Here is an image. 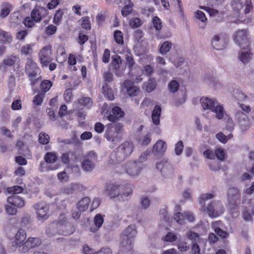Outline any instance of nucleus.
I'll list each match as a JSON object with an SVG mask.
<instances>
[{
    "label": "nucleus",
    "mask_w": 254,
    "mask_h": 254,
    "mask_svg": "<svg viewBox=\"0 0 254 254\" xmlns=\"http://www.w3.org/2000/svg\"><path fill=\"white\" fill-rule=\"evenodd\" d=\"M62 220L56 224L53 223L46 229V233L49 237H52L57 234L69 235L73 233V228L70 224L67 223L64 215H61Z\"/></svg>",
    "instance_id": "f257e3e1"
},
{
    "label": "nucleus",
    "mask_w": 254,
    "mask_h": 254,
    "mask_svg": "<svg viewBox=\"0 0 254 254\" xmlns=\"http://www.w3.org/2000/svg\"><path fill=\"white\" fill-rule=\"evenodd\" d=\"M136 227L129 225L123 232L121 237L120 249L125 253L129 252L132 249L133 239L136 235Z\"/></svg>",
    "instance_id": "f03ea898"
},
{
    "label": "nucleus",
    "mask_w": 254,
    "mask_h": 254,
    "mask_svg": "<svg viewBox=\"0 0 254 254\" xmlns=\"http://www.w3.org/2000/svg\"><path fill=\"white\" fill-rule=\"evenodd\" d=\"M134 148L133 143L130 141H125L120 145L111 154L112 158L117 162H121L130 156Z\"/></svg>",
    "instance_id": "7ed1b4c3"
},
{
    "label": "nucleus",
    "mask_w": 254,
    "mask_h": 254,
    "mask_svg": "<svg viewBox=\"0 0 254 254\" xmlns=\"http://www.w3.org/2000/svg\"><path fill=\"white\" fill-rule=\"evenodd\" d=\"M25 69L26 74L30 81L31 85L35 86L41 78V76H40V69L37 64L31 59L27 60Z\"/></svg>",
    "instance_id": "20e7f679"
},
{
    "label": "nucleus",
    "mask_w": 254,
    "mask_h": 254,
    "mask_svg": "<svg viewBox=\"0 0 254 254\" xmlns=\"http://www.w3.org/2000/svg\"><path fill=\"white\" fill-rule=\"evenodd\" d=\"M242 203L244 208L243 216L246 221H251L253 220L254 215V201L251 199L246 195L243 196Z\"/></svg>",
    "instance_id": "39448f33"
},
{
    "label": "nucleus",
    "mask_w": 254,
    "mask_h": 254,
    "mask_svg": "<svg viewBox=\"0 0 254 254\" xmlns=\"http://www.w3.org/2000/svg\"><path fill=\"white\" fill-rule=\"evenodd\" d=\"M234 41L241 48H249L250 40L249 33L246 29L236 31L234 34Z\"/></svg>",
    "instance_id": "423d86ee"
},
{
    "label": "nucleus",
    "mask_w": 254,
    "mask_h": 254,
    "mask_svg": "<svg viewBox=\"0 0 254 254\" xmlns=\"http://www.w3.org/2000/svg\"><path fill=\"white\" fill-rule=\"evenodd\" d=\"M156 168L160 170L165 178L172 179L174 176V169L171 164L166 160L157 163Z\"/></svg>",
    "instance_id": "0eeeda50"
},
{
    "label": "nucleus",
    "mask_w": 254,
    "mask_h": 254,
    "mask_svg": "<svg viewBox=\"0 0 254 254\" xmlns=\"http://www.w3.org/2000/svg\"><path fill=\"white\" fill-rule=\"evenodd\" d=\"M97 158L95 153L93 151H90L83 159L81 162L82 169L85 172L92 171L95 168Z\"/></svg>",
    "instance_id": "6e6552de"
},
{
    "label": "nucleus",
    "mask_w": 254,
    "mask_h": 254,
    "mask_svg": "<svg viewBox=\"0 0 254 254\" xmlns=\"http://www.w3.org/2000/svg\"><path fill=\"white\" fill-rule=\"evenodd\" d=\"M224 208L221 201L219 200L213 201L207 206L206 211L211 217H216L222 214Z\"/></svg>",
    "instance_id": "1a4fd4ad"
},
{
    "label": "nucleus",
    "mask_w": 254,
    "mask_h": 254,
    "mask_svg": "<svg viewBox=\"0 0 254 254\" xmlns=\"http://www.w3.org/2000/svg\"><path fill=\"white\" fill-rule=\"evenodd\" d=\"M123 189V185L117 183H109L105 187L104 192L110 198L113 199L119 197Z\"/></svg>",
    "instance_id": "9d476101"
},
{
    "label": "nucleus",
    "mask_w": 254,
    "mask_h": 254,
    "mask_svg": "<svg viewBox=\"0 0 254 254\" xmlns=\"http://www.w3.org/2000/svg\"><path fill=\"white\" fill-rule=\"evenodd\" d=\"M235 118L238 123L242 131L247 130L251 125V123L247 115L241 111H237L235 114Z\"/></svg>",
    "instance_id": "9b49d317"
},
{
    "label": "nucleus",
    "mask_w": 254,
    "mask_h": 254,
    "mask_svg": "<svg viewBox=\"0 0 254 254\" xmlns=\"http://www.w3.org/2000/svg\"><path fill=\"white\" fill-rule=\"evenodd\" d=\"M52 47L51 46H44L39 53V58L40 63L44 66H47L52 62Z\"/></svg>",
    "instance_id": "f8f14e48"
},
{
    "label": "nucleus",
    "mask_w": 254,
    "mask_h": 254,
    "mask_svg": "<svg viewBox=\"0 0 254 254\" xmlns=\"http://www.w3.org/2000/svg\"><path fill=\"white\" fill-rule=\"evenodd\" d=\"M48 15L47 9L40 5H36L30 13L31 18L36 23L39 22L42 18Z\"/></svg>",
    "instance_id": "ddd939ff"
},
{
    "label": "nucleus",
    "mask_w": 254,
    "mask_h": 254,
    "mask_svg": "<svg viewBox=\"0 0 254 254\" xmlns=\"http://www.w3.org/2000/svg\"><path fill=\"white\" fill-rule=\"evenodd\" d=\"M228 41L227 35L223 34L214 36L212 40V45L217 50L223 49L227 44Z\"/></svg>",
    "instance_id": "4468645a"
},
{
    "label": "nucleus",
    "mask_w": 254,
    "mask_h": 254,
    "mask_svg": "<svg viewBox=\"0 0 254 254\" xmlns=\"http://www.w3.org/2000/svg\"><path fill=\"white\" fill-rule=\"evenodd\" d=\"M227 196L229 203L234 206L240 200L241 193L237 188L231 187L227 190Z\"/></svg>",
    "instance_id": "2eb2a0df"
},
{
    "label": "nucleus",
    "mask_w": 254,
    "mask_h": 254,
    "mask_svg": "<svg viewBox=\"0 0 254 254\" xmlns=\"http://www.w3.org/2000/svg\"><path fill=\"white\" fill-rule=\"evenodd\" d=\"M142 168V165L136 161L129 162L126 165V172L131 177L138 176Z\"/></svg>",
    "instance_id": "dca6fc26"
},
{
    "label": "nucleus",
    "mask_w": 254,
    "mask_h": 254,
    "mask_svg": "<svg viewBox=\"0 0 254 254\" xmlns=\"http://www.w3.org/2000/svg\"><path fill=\"white\" fill-rule=\"evenodd\" d=\"M33 207L36 210L37 218L40 220H45L48 217L47 215L49 211L48 207L42 203H38L33 205Z\"/></svg>",
    "instance_id": "f3484780"
},
{
    "label": "nucleus",
    "mask_w": 254,
    "mask_h": 254,
    "mask_svg": "<svg viewBox=\"0 0 254 254\" xmlns=\"http://www.w3.org/2000/svg\"><path fill=\"white\" fill-rule=\"evenodd\" d=\"M114 71L118 76H122L126 69V65L123 63L120 57L113 59L112 64Z\"/></svg>",
    "instance_id": "a211bd4d"
},
{
    "label": "nucleus",
    "mask_w": 254,
    "mask_h": 254,
    "mask_svg": "<svg viewBox=\"0 0 254 254\" xmlns=\"http://www.w3.org/2000/svg\"><path fill=\"white\" fill-rule=\"evenodd\" d=\"M252 55L249 48H241V50L238 54V58L244 64H246L252 60Z\"/></svg>",
    "instance_id": "6ab92c4d"
},
{
    "label": "nucleus",
    "mask_w": 254,
    "mask_h": 254,
    "mask_svg": "<svg viewBox=\"0 0 254 254\" xmlns=\"http://www.w3.org/2000/svg\"><path fill=\"white\" fill-rule=\"evenodd\" d=\"M106 127V129L104 135L108 141L116 144L121 140L120 135L116 134L113 128H109L107 126Z\"/></svg>",
    "instance_id": "aec40b11"
},
{
    "label": "nucleus",
    "mask_w": 254,
    "mask_h": 254,
    "mask_svg": "<svg viewBox=\"0 0 254 254\" xmlns=\"http://www.w3.org/2000/svg\"><path fill=\"white\" fill-rule=\"evenodd\" d=\"M85 189V188L82 185L78 183H73L69 186L62 188V191L66 194H71L79 191H82Z\"/></svg>",
    "instance_id": "412c9836"
},
{
    "label": "nucleus",
    "mask_w": 254,
    "mask_h": 254,
    "mask_svg": "<svg viewBox=\"0 0 254 254\" xmlns=\"http://www.w3.org/2000/svg\"><path fill=\"white\" fill-rule=\"evenodd\" d=\"M26 232L25 230L20 229L16 233L12 242L13 246H17L25 242L26 239Z\"/></svg>",
    "instance_id": "4be33fe9"
},
{
    "label": "nucleus",
    "mask_w": 254,
    "mask_h": 254,
    "mask_svg": "<svg viewBox=\"0 0 254 254\" xmlns=\"http://www.w3.org/2000/svg\"><path fill=\"white\" fill-rule=\"evenodd\" d=\"M7 201L8 203L18 208L23 207L25 204L23 199L16 195H12L8 197Z\"/></svg>",
    "instance_id": "5701e85b"
},
{
    "label": "nucleus",
    "mask_w": 254,
    "mask_h": 254,
    "mask_svg": "<svg viewBox=\"0 0 254 254\" xmlns=\"http://www.w3.org/2000/svg\"><path fill=\"white\" fill-rule=\"evenodd\" d=\"M124 87L126 89L127 93L129 96H135L139 92L138 88L132 85V83L129 80H126L123 84Z\"/></svg>",
    "instance_id": "b1692460"
},
{
    "label": "nucleus",
    "mask_w": 254,
    "mask_h": 254,
    "mask_svg": "<svg viewBox=\"0 0 254 254\" xmlns=\"http://www.w3.org/2000/svg\"><path fill=\"white\" fill-rule=\"evenodd\" d=\"M217 100L215 99H210L208 97H203L200 99V102L203 109L210 111L212 110Z\"/></svg>",
    "instance_id": "393cba45"
},
{
    "label": "nucleus",
    "mask_w": 254,
    "mask_h": 254,
    "mask_svg": "<svg viewBox=\"0 0 254 254\" xmlns=\"http://www.w3.org/2000/svg\"><path fill=\"white\" fill-rule=\"evenodd\" d=\"M211 111L215 113L216 118L218 120L222 119L225 114L223 106L217 101Z\"/></svg>",
    "instance_id": "a878e982"
},
{
    "label": "nucleus",
    "mask_w": 254,
    "mask_h": 254,
    "mask_svg": "<svg viewBox=\"0 0 254 254\" xmlns=\"http://www.w3.org/2000/svg\"><path fill=\"white\" fill-rule=\"evenodd\" d=\"M161 113V108L159 105H156L152 113V121L154 125L158 126L160 124V118Z\"/></svg>",
    "instance_id": "bb28decb"
},
{
    "label": "nucleus",
    "mask_w": 254,
    "mask_h": 254,
    "mask_svg": "<svg viewBox=\"0 0 254 254\" xmlns=\"http://www.w3.org/2000/svg\"><path fill=\"white\" fill-rule=\"evenodd\" d=\"M167 149V144L162 140H158L154 145L153 151L156 153L162 154L164 153Z\"/></svg>",
    "instance_id": "cd10ccee"
},
{
    "label": "nucleus",
    "mask_w": 254,
    "mask_h": 254,
    "mask_svg": "<svg viewBox=\"0 0 254 254\" xmlns=\"http://www.w3.org/2000/svg\"><path fill=\"white\" fill-rule=\"evenodd\" d=\"M125 59L127 61V64L129 68V73L132 75L133 73L131 72V70H133V68L135 65V62L133 58V56L131 54L130 52L127 50L125 52Z\"/></svg>",
    "instance_id": "c85d7f7f"
},
{
    "label": "nucleus",
    "mask_w": 254,
    "mask_h": 254,
    "mask_svg": "<svg viewBox=\"0 0 254 254\" xmlns=\"http://www.w3.org/2000/svg\"><path fill=\"white\" fill-rule=\"evenodd\" d=\"M104 216L101 214H98L95 215L94 218V223L96 228H91L90 231L91 232H95L102 226L104 222Z\"/></svg>",
    "instance_id": "c756f323"
},
{
    "label": "nucleus",
    "mask_w": 254,
    "mask_h": 254,
    "mask_svg": "<svg viewBox=\"0 0 254 254\" xmlns=\"http://www.w3.org/2000/svg\"><path fill=\"white\" fill-rule=\"evenodd\" d=\"M90 199L88 197H85L77 203V208L79 211H84L88 208Z\"/></svg>",
    "instance_id": "7c9ffc66"
},
{
    "label": "nucleus",
    "mask_w": 254,
    "mask_h": 254,
    "mask_svg": "<svg viewBox=\"0 0 254 254\" xmlns=\"http://www.w3.org/2000/svg\"><path fill=\"white\" fill-rule=\"evenodd\" d=\"M220 224V222H219V221L213 222L212 223V226L213 227V229L214 230L215 233L219 237H220L222 238H225L228 236V234L227 232L222 230L221 229H220L219 227Z\"/></svg>",
    "instance_id": "2f4dec72"
},
{
    "label": "nucleus",
    "mask_w": 254,
    "mask_h": 254,
    "mask_svg": "<svg viewBox=\"0 0 254 254\" xmlns=\"http://www.w3.org/2000/svg\"><path fill=\"white\" fill-rule=\"evenodd\" d=\"M172 46V43L169 41H166L162 44H160L159 52L162 55H166L169 52Z\"/></svg>",
    "instance_id": "473e14b6"
},
{
    "label": "nucleus",
    "mask_w": 254,
    "mask_h": 254,
    "mask_svg": "<svg viewBox=\"0 0 254 254\" xmlns=\"http://www.w3.org/2000/svg\"><path fill=\"white\" fill-rule=\"evenodd\" d=\"M11 41V36L7 32L0 29V42L3 44H9Z\"/></svg>",
    "instance_id": "72a5a7b5"
},
{
    "label": "nucleus",
    "mask_w": 254,
    "mask_h": 254,
    "mask_svg": "<svg viewBox=\"0 0 254 254\" xmlns=\"http://www.w3.org/2000/svg\"><path fill=\"white\" fill-rule=\"evenodd\" d=\"M16 60L17 58L16 56H11L8 57L3 60L2 63L0 65V67L3 68L4 69L5 67L7 66H12L15 64Z\"/></svg>",
    "instance_id": "f704fd0d"
},
{
    "label": "nucleus",
    "mask_w": 254,
    "mask_h": 254,
    "mask_svg": "<svg viewBox=\"0 0 254 254\" xmlns=\"http://www.w3.org/2000/svg\"><path fill=\"white\" fill-rule=\"evenodd\" d=\"M151 141V134L147 133L142 135L139 140L138 143L141 146H147Z\"/></svg>",
    "instance_id": "c9c22d12"
},
{
    "label": "nucleus",
    "mask_w": 254,
    "mask_h": 254,
    "mask_svg": "<svg viewBox=\"0 0 254 254\" xmlns=\"http://www.w3.org/2000/svg\"><path fill=\"white\" fill-rule=\"evenodd\" d=\"M52 85V82L48 80H43L40 84V90L38 92L40 93H43L45 94L46 92H48L51 88Z\"/></svg>",
    "instance_id": "e433bc0d"
},
{
    "label": "nucleus",
    "mask_w": 254,
    "mask_h": 254,
    "mask_svg": "<svg viewBox=\"0 0 254 254\" xmlns=\"http://www.w3.org/2000/svg\"><path fill=\"white\" fill-rule=\"evenodd\" d=\"M231 5L233 10L236 13H238L244 7L241 0H232Z\"/></svg>",
    "instance_id": "4c0bfd02"
},
{
    "label": "nucleus",
    "mask_w": 254,
    "mask_h": 254,
    "mask_svg": "<svg viewBox=\"0 0 254 254\" xmlns=\"http://www.w3.org/2000/svg\"><path fill=\"white\" fill-rule=\"evenodd\" d=\"M26 242L31 249L38 246L41 244V241L38 238L30 237L27 239Z\"/></svg>",
    "instance_id": "58836bf2"
},
{
    "label": "nucleus",
    "mask_w": 254,
    "mask_h": 254,
    "mask_svg": "<svg viewBox=\"0 0 254 254\" xmlns=\"http://www.w3.org/2000/svg\"><path fill=\"white\" fill-rule=\"evenodd\" d=\"M107 126L109 128H113L118 135H119L123 130V126L120 123L109 124Z\"/></svg>",
    "instance_id": "ea45409f"
},
{
    "label": "nucleus",
    "mask_w": 254,
    "mask_h": 254,
    "mask_svg": "<svg viewBox=\"0 0 254 254\" xmlns=\"http://www.w3.org/2000/svg\"><path fill=\"white\" fill-rule=\"evenodd\" d=\"M103 93L107 98L109 100H113L114 99V95L112 93V89L108 87L106 83H104L102 87Z\"/></svg>",
    "instance_id": "a19ab883"
},
{
    "label": "nucleus",
    "mask_w": 254,
    "mask_h": 254,
    "mask_svg": "<svg viewBox=\"0 0 254 254\" xmlns=\"http://www.w3.org/2000/svg\"><path fill=\"white\" fill-rule=\"evenodd\" d=\"M215 196V193L214 192L201 194L199 198V203L204 205L206 200L213 198Z\"/></svg>",
    "instance_id": "79ce46f5"
},
{
    "label": "nucleus",
    "mask_w": 254,
    "mask_h": 254,
    "mask_svg": "<svg viewBox=\"0 0 254 254\" xmlns=\"http://www.w3.org/2000/svg\"><path fill=\"white\" fill-rule=\"evenodd\" d=\"M78 103L83 107L90 108L92 105V101L90 98L83 97L78 100Z\"/></svg>",
    "instance_id": "37998d69"
},
{
    "label": "nucleus",
    "mask_w": 254,
    "mask_h": 254,
    "mask_svg": "<svg viewBox=\"0 0 254 254\" xmlns=\"http://www.w3.org/2000/svg\"><path fill=\"white\" fill-rule=\"evenodd\" d=\"M57 154L53 152H48L46 154L44 159L47 163H54L57 160Z\"/></svg>",
    "instance_id": "c03bdc74"
},
{
    "label": "nucleus",
    "mask_w": 254,
    "mask_h": 254,
    "mask_svg": "<svg viewBox=\"0 0 254 254\" xmlns=\"http://www.w3.org/2000/svg\"><path fill=\"white\" fill-rule=\"evenodd\" d=\"M168 87L169 91L174 93L178 90L180 84L177 80H172L169 83Z\"/></svg>",
    "instance_id": "a18cd8bd"
},
{
    "label": "nucleus",
    "mask_w": 254,
    "mask_h": 254,
    "mask_svg": "<svg viewBox=\"0 0 254 254\" xmlns=\"http://www.w3.org/2000/svg\"><path fill=\"white\" fill-rule=\"evenodd\" d=\"M114 38L117 44H124L123 34L121 31L117 30L114 32Z\"/></svg>",
    "instance_id": "49530a36"
},
{
    "label": "nucleus",
    "mask_w": 254,
    "mask_h": 254,
    "mask_svg": "<svg viewBox=\"0 0 254 254\" xmlns=\"http://www.w3.org/2000/svg\"><path fill=\"white\" fill-rule=\"evenodd\" d=\"M187 236L188 238V239H189L192 241V244H197V243L199 242L200 239L199 235L192 231H189L187 234Z\"/></svg>",
    "instance_id": "de8ad7c7"
},
{
    "label": "nucleus",
    "mask_w": 254,
    "mask_h": 254,
    "mask_svg": "<svg viewBox=\"0 0 254 254\" xmlns=\"http://www.w3.org/2000/svg\"><path fill=\"white\" fill-rule=\"evenodd\" d=\"M150 204V200L146 196H142L140 200L139 206L141 209H147Z\"/></svg>",
    "instance_id": "09e8293b"
},
{
    "label": "nucleus",
    "mask_w": 254,
    "mask_h": 254,
    "mask_svg": "<svg viewBox=\"0 0 254 254\" xmlns=\"http://www.w3.org/2000/svg\"><path fill=\"white\" fill-rule=\"evenodd\" d=\"M132 193V190L130 186H123V189L121 190V196L123 198V200H124L123 197H128L130 196Z\"/></svg>",
    "instance_id": "8fccbe9b"
},
{
    "label": "nucleus",
    "mask_w": 254,
    "mask_h": 254,
    "mask_svg": "<svg viewBox=\"0 0 254 254\" xmlns=\"http://www.w3.org/2000/svg\"><path fill=\"white\" fill-rule=\"evenodd\" d=\"M156 83L155 79L154 78H150L147 83L146 86V90L147 92L149 93L155 89Z\"/></svg>",
    "instance_id": "3c124183"
},
{
    "label": "nucleus",
    "mask_w": 254,
    "mask_h": 254,
    "mask_svg": "<svg viewBox=\"0 0 254 254\" xmlns=\"http://www.w3.org/2000/svg\"><path fill=\"white\" fill-rule=\"evenodd\" d=\"M11 6L10 4L5 3L2 5L1 11L0 13V16L5 17L7 16L11 11Z\"/></svg>",
    "instance_id": "603ef678"
},
{
    "label": "nucleus",
    "mask_w": 254,
    "mask_h": 254,
    "mask_svg": "<svg viewBox=\"0 0 254 254\" xmlns=\"http://www.w3.org/2000/svg\"><path fill=\"white\" fill-rule=\"evenodd\" d=\"M44 96L45 95L43 93H40V92H38L37 95L35 96L33 98V104L37 106L41 105Z\"/></svg>",
    "instance_id": "864d4df0"
},
{
    "label": "nucleus",
    "mask_w": 254,
    "mask_h": 254,
    "mask_svg": "<svg viewBox=\"0 0 254 254\" xmlns=\"http://www.w3.org/2000/svg\"><path fill=\"white\" fill-rule=\"evenodd\" d=\"M39 142L42 144H47L49 142L50 137L45 132H41L39 134Z\"/></svg>",
    "instance_id": "5fc2aeb1"
},
{
    "label": "nucleus",
    "mask_w": 254,
    "mask_h": 254,
    "mask_svg": "<svg viewBox=\"0 0 254 254\" xmlns=\"http://www.w3.org/2000/svg\"><path fill=\"white\" fill-rule=\"evenodd\" d=\"M129 26L133 29H135L139 27L142 24L141 20L138 18H133L130 20Z\"/></svg>",
    "instance_id": "6e6d98bb"
},
{
    "label": "nucleus",
    "mask_w": 254,
    "mask_h": 254,
    "mask_svg": "<svg viewBox=\"0 0 254 254\" xmlns=\"http://www.w3.org/2000/svg\"><path fill=\"white\" fill-rule=\"evenodd\" d=\"M63 15V12L62 11L59 10H57L53 18V23L57 25H59L60 23V21L62 18Z\"/></svg>",
    "instance_id": "4d7b16f0"
},
{
    "label": "nucleus",
    "mask_w": 254,
    "mask_h": 254,
    "mask_svg": "<svg viewBox=\"0 0 254 254\" xmlns=\"http://www.w3.org/2000/svg\"><path fill=\"white\" fill-rule=\"evenodd\" d=\"M207 164L209 169L213 171H217L221 169L220 164L217 161L209 162Z\"/></svg>",
    "instance_id": "13d9d810"
},
{
    "label": "nucleus",
    "mask_w": 254,
    "mask_h": 254,
    "mask_svg": "<svg viewBox=\"0 0 254 254\" xmlns=\"http://www.w3.org/2000/svg\"><path fill=\"white\" fill-rule=\"evenodd\" d=\"M194 17L196 19H198L203 23L206 22L207 21V18L206 17L204 13L200 10H197L195 12Z\"/></svg>",
    "instance_id": "bf43d9fd"
},
{
    "label": "nucleus",
    "mask_w": 254,
    "mask_h": 254,
    "mask_svg": "<svg viewBox=\"0 0 254 254\" xmlns=\"http://www.w3.org/2000/svg\"><path fill=\"white\" fill-rule=\"evenodd\" d=\"M23 190V188L21 186H15L8 188L7 191L10 193L16 194L21 192Z\"/></svg>",
    "instance_id": "052dcab7"
},
{
    "label": "nucleus",
    "mask_w": 254,
    "mask_h": 254,
    "mask_svg": "<svg viewBox=\"0 0 254 254\" xmlns=\"http://www.w3.org/2000/svg\"><path fill=\"white\" fill-rule=\"evenodd\" d=\"M34 46L33 44L26 45L22 47L21 52L22 54L28 55L32 52V47Z\"/></svg>",
    "instance_id": "680f3d73"
},
{
    "label": "nucleus",
    "mask_w": 254,
    "mask_h": 254,
    "mask_svg": "<svg viewBox=\"0 0 254 254\" xmlns=\"http://www.w3.org/2000/svg\"><path fill=\"white\" fill-rule=\"evenodd\" d=\"M177 239V236L174 232L168 233L165 238L164 241L167 242H173L176 241Z\"/></svg>",
    "instance_id": "e2e57ef3"
},
{
    "label": "nucleus",
    "mask_w": 254,
    "mask_h": 254,
    "mask_svg": "<svg viewBox=\"0 0 254 254\" xmlns=\"http://www.w3.org/2000/svg\"><path fill=\"white\" fill-rule=\"evenodd\" d=\"M184 149V144L182 141H179L176 144L175 147V153L179 156L181 154Z\"/></svg>",
    "instance_id": "0e129e2a"
},
{
    "label": "nucleus",
    "mask_w": 254,
    "mask_h": 254,
    "mask_svg": "<svg viewBox=\"0 0 254 254\" xmlns=\"http://www.w3.org/2000/svg\"><path fill=\"white\" fill-rule=\"evenodd\" d=\"M57 30V27L52 24L48 25L45 28V33L47 35L50 36L54 34Z\"/></svg>",
    "instance_id": "69168bd1"
},
{
    "label": "nucleus",
    "mask_w": 254,
    "mask_h": 254,
    "mask_svg": "<svg viewBox=\"0 0 254 254\" xmlns=\"http://www.w3.org/2000/svg\"><path fill=\"white\" fill-rule=\"evenodd\" d=\"M153 24L156 30L159 31L162 27V22L158 17L155 16L152 19Z\"/></svg>",
    "instance_id": "338daca9"
},
{
    "label": "nucleus",
    "mask_w": 254,
    "mask_h": 254,
    "mask_svg": "<svg viewBox=\"0 0 254 254\" xmlns=\"http://www.w3.org/2000/svg\"><path fill=\"white\" fill-rule=\"evenodd\" d=\"M174 219L178 224L180 225L183 224L185 223L184 214H182L180 212L176 213L174 215Z\"/></svg>",
    "instance_id": "774afa93"
}]
</instances>
